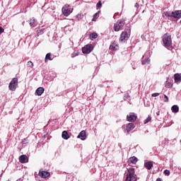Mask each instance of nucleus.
<instances>
[{
  "label": "nucleus",
  "instance_id": "obj_16",
  "mask_svg": "<svg viewBox=\"0 0 181 181\" xmlns=\"http://www.w3.org/2000/svg\"><path fill=\"white\" fill-rule=\"evenodd\" d=\"M175 83H180L181 81V74H175L174 75Z\"/></svg>",
  "mask_w": 181,
  "mask_h": 181
},
{
  "label": "nucleus",
  "instance_id": "obj_15",
  "mask_svg": "<svg viewBox=\"0 0 181 181\" xmlns=\"http://www.w3.org/2000/svg\"><path fill=\"white\" fill-rule=\"evenodd\" d=\"M144 166L146 168L148 169V170H151L152 168H153V163H152V161H148L144 163Z\"/></svg>",
  "mask_w": 181,
  "mask_h": 181
},
{
  "label": "nucleus",
  "instance_id": "obj_2",
  "mask_svg": "<svg viewBox=\"0 0 181 181\" xmlns=\"http://www.w3.org/2000/svg\"><path fill=\"white\" fill-rule=\"evenodd\" d=\"M163 43L165 47H172V35L169 33H165L163 36Z\"/></svg>",
  "mask_w": 181,
  "mask_h": 181
},
{
  "label": "nucleus",
  "instance_id": "obj_3",
  "mask_svg": "<svg viewBox=\"0 0 181 181\" xmlns=\"http://www.w3.org/2000/svg\"><path fill=\"white\" fill-rule=\"evenodd\" d=\"M165 16H168L170 18H175V19H180L181 18V10H177L175 11H166L165 12Z\"/></svg>",
  "mask_w": 181,
  "mask_h": 181
},
{
  "label": "nucleus",
  "instance_id": "obj_17",
  "mask_svg": "<svg viewBox=\"0 0 181 181\" xmlns=\"http://www.w3.org/2000/svg\"><path fill=\"white\" fill-rule=\"evenodd\" d=\"M136 162H138V158L135 156L130 157L129 158V163H132V165L136 164Z\"/></svg>",
  "mask_w": 181,
  "mask_h": 181
},
{
  "label": "nucleus",
  "instance_id": "obj_14",
  "mask_svg": "<svg viewBox=\"0 0 181 181\" xmlns=\"http://www.w3.org/2000/svg\"><path fill=\"white\" fill-rule=\"evenodd\" d=\"M118 47H119L118 43L115 41H113L110 46V50H113V51L118 50Z\"/></svg>",
  "mask_w": 181,
  "mask_h": 181
},
{
  "label": "nucleus",
  "instance_id": "obj_30",
  "mask_svg": "<svg viewBox=\"0 0 181 181\" xmlns=\"http://www.w3.org/2000/svg\"><path fill=\"white\" fill-rule=\"evenodd\" d=\"M164 175H166L167 176H169V175H170V171L169 170H164Z\"/></svg>",
  "mask_w": 181,
  "mask_h": 181
},
{
  "label": "nucleus",
  "instance_id": "obj_9",
  "mask_svg": "<svg viewBox=\"0 0 181 181\" xmlns=\"http://www.w3.org/2000/svg\"><path fill=\"white\" fill-rule=\"evenodd\" d=\"M128 33L127 31H123L119 37V42H126L128 40Z\"/></svg>",
  "mask_w": 181,
  "mask_h": 181
},
{
  "label": "nucleus",
  "instance_id": "obj_33",
  "mask_svg": "<svg viewBox=\"0 0 181 181\" xmlns=\"http://www.w3.org/2000/svg\"><path fill=\"white\" fill-rule=\"evenodd\" d=\"M77 56V54L76 52H74L71 54V57H76Z\"/></svg>",
  "mask_w": 181,
  "mask_h": 181
},
{
  "label": "nucleus",
  "instance_id": "obj_29",
  "mask_svg": "<svg viewBox=\"0 0 181 181\" xmlns=\"http://www.w3.org/2000/svg\"><path fill=\"white\" fill-rule=\"evenodd\" d=\"M101 6H103V4L101 3V1H99L98 2V4H96V8H98H98H100Z\"/></svg>",
  "mask_w": 181,
  "mask_h": 181
},
{
  "label": "nucleus",
  "instance_id": "obj_20",
  "mask_svg": "<svg viewBox=\"0 0 181 181\" xmlns=\"http://www.w3.org/2000/svg\"><path fill=\"white\" fill-rule=\"evenodd\" d=\"M62 137L63 138V139H69V138H70V136L69 135L67 131H64L62 132Z\"/></svg>",
  "mask_w": 181,
  "mask_h": 181
},
{
  "label": "nucleus",
  "instance_id": "obj_34",
  "mask_svg": "<svg viewBox=\"0 0 181 181\" xmlns=\"http://www.w3.org/2000/svg\"><path fill=\"white\" fill-rule=\"evenodd\" d=\"M5 30L3 29L2 27H0V35H2V33L4 32Z\"/></svg>",
  "mask_w": 181,
  "mask_h": 181
},
{
  "label": "nucleus",
  "instance_id": "obj_12",
  "mask_svg": "<svg viewBox=\"0 0 181 181\" xmlns=\"http://www.w3.org/2000/svg\"><path fill=\"white\" fill-rule=\"evenodd\" d=\"M134 128H135V124H134V123H129L124 130V132H127V134H129Z\"/></svg>",
  "mask_w": 181,
  "mask_h": 181
},
{
  "label": "nucleus",
  "instance_id": "obj_37",
  "mask_svg": "<svg viewBox=\"0 0 181 181\" xmlns=\"http://www.w3.org/2000/svg\"><path fill=\"white\" fill-rule=\"evenodd\" d=\"M17 181H23V180L19 179V180H18Z\"/></svg>",
  "mask_w": 181,
  "mask_h": 181
},
{
  "label": "nucleus",
  "instance_id": "obj_19",
  "mask_svg": "<svg viewBox=\"0 0 181 181\" xmlns=\"http://www.w3.org/2000/svg\"><path fill=\"white\" fill-rule=\"evenodd\" d=\"M165 87L167 88H172L173 87V81H166L165 82Z\"/></svg>",
  "mask_w": 181,
  "mask_h": 181
},
{
  "label": "nucleus",
  "instance_id": "obj_5",
  "mask_svg": "<svg viewBox=\"0 0 181 181\" xmlns=\"http://www.w3.org/2000/svg\"><path fill=\"white\" fill-rule=\"evenodd\" d=\"M18 87V78H13L8 85V88L11 91H15Z\"/></svg>",
  "mask_w": 181,
  "mask_h": 181
},
{
  "label": "nucleus",
  "instance_id": "obj_28",
  "mask_svg": "<svg viewBox=\"0 0 181 181\" xmlns=\"http://www.w3.org/2000/svg\"><path fill=\"white\" fill-rule=\"evenodd\" d=\"M30 26H33V25H35V18H31L30 19Z\"/></svg>",
  "mask_w": 181,
  "mask_h": 181
},
{
  "label": "nucleus",
  "instance_id": "obj_36",
  "mask_svg": "<svg viewBox=\"0 0 181 181\" xmlns=\"http://www.w3.org/2000/svg\"><path fill=\"white\" fill-rule=\"evenodd\" d=\"M156 181H162V180H160V178H157Z\"/></svg>",
  "mask_w": 181,
  "mask_h": 181
},
{
  "label": "nucleus",
  "instance_id": "obj_38",
  "mask_svg": "<svg viewBox=\"0 0 181 181\" xmlns=\"http://www.w3.org/2000/svg\"><path fill=\"white\" fill-rule=\"evenodd\" d=\"M23 25H25V21L23 22Z\"/></svg>",
  "mask_w": 181,
  "mask_h": 181
},
{
  "label": "nucleus",
  "instance_id": "obj_11",
  "mask_svg": "<svg viewBox=\"0 0 181 181\" xmlns=\"http://www.w3.org/2000/svg\"><path fill=\"white\" fill-rule=\"evenodd\" d=\"M20 163H28L29 162V158L26 156V155H21L19 157Z\"/></svg>",
  "mask_w": 181,
  "mask_h": 181
},
{
  "label": "nucleus",
  "instance_id": "obj_1",
  "mask_svg": "<svg viewBox=\"0 0 181 181\" xmlns=\"http://www.w3.org/2000/svg\"><path fill=\"white\" fill-rule=\"evenodd\" d=\"M137 177L135 175V168H129L127 170V173L126 175V178L124 181H136Z\"/></svg>",
  "mask_w": 181,
  "mask_h": 181
},
{
  "label": "nucleus",
  "instance_id": "obj_21",
  "mask_svg": "<svg viewBox=\"0 0 181 181\" xmlns=\"http://www.w3.org/2000/svg\"><path fill=\"white\" fill-rule=\"evenodd\" d=\"M98 37V35L96 33H92L89 35V38L90 40H94V39H97Z\"/></svg>",
  "mask_w": 181,
  "mask_h": 181
},
{
  "label": "nucleus",
  "instance_id": "obj_18",
  "mask_svg": "<svg viewBox=\"0 0 181 181\" xmlns=\"http://www.w3.org/2000/svg\"><path fill=\"white\" fill-rule=\"evenodd\" d=\"M35 93L37 95H42L43 93H45V88L43 87H40L36 90Z\"/></svg>",
  "mask_w": 181,
  "mask_h": 181
},
{
  "label": "nucleus",
  "instance_id": "obj_26",
  "mask_svg": "<svg viewBox=\"0 0 181 181\" xmlns=\"http://www.w3.org/2000/svg\"><path fill=\"white\" fill-rule=\"evenodd\" d=\"M152 119V117L148 116V117L144 120V124H148Z\"/></svg>",
  "mask_w": 181,
  "mask_h": 181
},
{
  "label": "nucleus",
  "instance_id": "obj_25",
  "mask_svg": "<svg viewBox=\"0 0 181 181\" xmlns=\"http://www.w3.org/2000/svg\"><path fill=\"white\" fill-rule=\"evenodd\" d=\"M83 18H84V15L83 13H78L76 16L78 21H81V19H83Z\"/></svg>",
  "mask_w": 181,
  "mask_h": 181
},
{
  "label": "nucleus",
  "instance_id": "obj_13",
  "mask_svg": "<svg viewBox=\"0 0 181 181\" xmlns=\"http://www.w3.org/2000/svg\"><path fill=\"white\" fill-rule=\"evenodd\" d=\"M39 176L43 179H46V177H49V176H50V173L47 171H40Z\"/></svg>",
  "mask_w": 181,
  "mask_h": 181
},
{
  "label": "nucleus",
  "instance_id": "obj_4",
  "mask_svg": "<svg viewBox=\"0 0 181 181\" xmlns=\"http://www.w3.org/2000/svg\"><path fill=\"white\" fill-rule=\"evenodd\" d=\"M124 26H125V21L124 20H119L114 25V30L115 32H119V30L124 29Z\"/></svg>",
  "mask_w": 181,
  "mask_h": 181
},
{
  "label": "nucleus",
  "instance_id": "obj_7",
  "mask_svg": "<svg viewBox=\"0 0 181 181\" xmlns=\"http://www.w3.org/2000/svg\"><path fill=\"white\" fill-rule=\"evenodd\" d=\"M82 52L85 54H88V53H91V52H93V45H86L85 47L82 48Z\"/></svg>",
  "mask_w": 181,
  "mask_h": 181
},
{
  "label": "nucleus",
  "instance_id": "obj_23",
  "mask_svg": "<svg viewBox=\"0 0 181 181\" xmlns=\"http://www.w3.org/2000/svg\"><path fill=\"white\" fill-rule=\"evenodd\" d=\"M171 111H173L175 114L177 113V112L179 111V106L174 105L171 107Z\"/></svg>",
  "mask_w": 181,
  "mask_h": 181
},
{
  "label": "nucleus",
  "instance_id": "obj_8",
  "mask_svg": "<svg viewBox=\"0 0 181 181\" xmlns=\"http://www.w3.org/2000/svg\"><path fill=\"white\" fill-rule=\"evenodd\" d=\"M138 117L135 115V113H131L130 115H127V119L129 122H135Z\"/></svg>",
  "mask_w": 181,
  "mask_h": 181
},
{
  "label": "nucleus",
  "instance_id": "obj_35",
  "mask_svg": "<svg viewBox=\"0 0 181 181\" xmlns=\"http://www.w3.org/2000/svg\"><path fill=\"white\" fill-rule=\"evenodd\" d=\"M135 8H139V4L136 3L135 5H134Z\"/></svg>",
  "mask_w": 181,
  "mask_h": 181
},
{
  "label": "nucleus",
  "instance_id": "obj_27",
  "mask_svg": "<svg viewBox=\"0 0 181 181\" xmlns=\"http://www.w3.org/2000/svg\"><path fill=\"white\" fill-rule=\"evenodd\" d=\"M28 67H30V69H33V62L32 61H29L27 64Z\"/></svg>",
  "mask_w": 181,
  "mask_h": 181
},
{
  "label": "nucleus",
  "instance_id": "obj_24",
  "mask_svg": "<svg viewBox=\"0 0 181 181\" xmlns=\"http://www.w3.org/2000/svg\"><path fill=\"white\" fill-rule=\"evenodd\" d=\"M98 13H99V12H97L93 15L92 22H95V21H97V18H98Z\"/></svg>",
  "mask_w": 181,
  "mask_h": 181
},
{
  "label": "nucleus",
  "instance_id": "obj_22",
  "mask_svg": "<svg viewBox=\"0 0 181 181\" xmlns=\"http://www.w3.org/2000/svg\"><path fill=\"white\" fill-rule=\"evenodd\" d=\"M47 60H53V59L52 58V53H47L45 56V62L47 63Z\"/></svg>",
  "mask_w": 181,
  "mask_h": 181
},
{
  "label": "nucleus",
  "instance_id": "obj_31",
  "mask_svg": "<svg viewBox=\"0 0 181 181\" xmlns=\"http://www.w3.org/2000/svg\"><path fill=\"white\" fill-rule=\"evenodd\" d=\"M164 98H165V103H168L169 101V98H168V95H164Z\"/></svg>",
  "mask_w": 181,
  "mask_h": 181
},
{
  "label": "nucleus",
  "instance_id": "obj_32",
  "mask_svg": "<svg viewBox=\"0 0 181 181\" xmlns=\"http://www.w3.org/2000/svg\"><path fill=\"white\" fill-rule=\"evenodd\" d=\"M160 94L158 93H154L151 95V97H158Z\"/></svg>",
  "mask_w": 181,
  "mask_h": 181
},
{
  "label": "nucleus",
  "instance_id": "obj_10",
  "mask_svg": "<svg viewBox=\"0 0 181 181\" xmlns=\"http://www.w3.org/2000/svg\"><path fill=\"white\" fill-rule=\"evenodd\" d=\"M77 138L81 139V141H86V139H87V134H86V131L82 130L77 136Z\"/></svg>",
  "mask_w": 181,
  "mask_h": 181
},
{
  "label": "nucleus",
  "instance_id": "obj_6",
  "mask_svg": "<svg viewBox=\"0 0 181 181\" xmlns=\"http://www.w3.org/2000/svg\"><path fill=\"white\" fill-rule=\"evenodd\" d=\"M62 14L64 16H69L71 13V7L69 4H65L62 9Z\"/></svg>",
  "mask_w": 181,
  "mask_h": 181
}]
</instances>
